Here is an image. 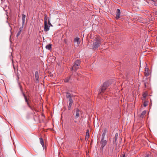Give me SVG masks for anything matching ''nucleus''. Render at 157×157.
I'll list each match as a JSON object with an SVG mask.
<instances>
[{
    "instance_id": "4",
    "label": "nucleus",
    "mask_w": 157,
    "mask_h": 157,
    "mask_svg": "<svg viewBox=\"0 0 157 157\" xmlns=\"http://www.w3.org/2000/svg\"><path fill=\"white\" fill-rule=\"evenodd\" d=\"M107 144V141L104 140V139H101L100 141V144L101 145L100 149L103 151L104 149V147Z\"/></svg>"
},
{
    "instance_id": "21",
    "label": "nucleus",
    "mask_w": 157,
    "mask_h": 157,
    "mask_svg": "<svg viewBox=\"0 0 157 157\" xmlns=\"http://www.w3.org/2000/svg\"><path fill=\"white\" fill-rule=\"evenodd\" d=\"M71 77L70 76L69 77H68L64 79V82H69L70 79Z\"/></svg>"
},
{
    "instance_id": "22",
    "label": "nucleus",
    "mask_w": 157,
    "mask_h": 157,
    "mask_svg": "<svg viewBox=\"0 0 157 157\" xmlns=\"http://www.w3.org/2000/svg\"><path fill=\"white\" fill-rule=\"evenodd\" d=\"M44 16H45V17H44V23H45V22L47 23V20L48 19L47 16V15L45 14L44 15Z\"/></svg>"
},
{
    "instance_id": "30",
    "label": "nucleus",
    "mask_w": 157,
    "mask_h": 157,
    "mask_svg": "<svg viewBox=\"0 0 157 157\" xmlns=\"http://www.w3.org/2000/svg\"><path fill=\"white\" fill-rule=\"evenodd\" d=\"M145 157H150V155H147Z\"/></svg>"
},
{
    "instance_id": "1",
    "label": "nucleus",
    "mask_w": 157,
    "mask_h": 157,
    "mask_svg": "<svg viewBox=\"0 0 157 157\" xmlns=\"http://www.w3.org/2000/svg\"><path fill=\"white\" fill-rule=\"evenodd\" d=\"M95 41L93 43L92 48L95 50L98 48L101 44V40L98 38H96L95 39Z\"/></svg>"
},
{
    "instance_id": "12",
    "label": "nucleus",
    "mask_w": 157,
    "mask_h": 157,
    "mask_svg": "<svg viewBox=\"0 0 157 157\" xmlns=\"http://www.w3.org/2000/svg\"><path fill=\"white\" fill-rule=\"evenodd\" d=\"M79 38L78 37H76L74 39V44H77V45L78 44H80V42L79 41Z\"/></svg>"
},
{
    "instance_id": "11",
    "label": "nucleus",
    "mask_w": 157,
    "mask_h": 157,
    "mask_svg": "<svg viewBox=\"0 0 157 157\" xmlns=\"http://www.w3.org/2000/svg\"><path fill=\"white\" fill-rule=\"evenodd\" d=\"M75 117L76 118H77L79 117V112H80V111L79 109L78 108H76L75 109Z\"/></svg>"
},
{
    "instance_id": "31",
    "label": "nucleus",
    "mask_w": 157,
    "mask_h": 157,
    "mask_svg": "<svg viewBox=\"0 0 157 157\" xmlns=\"http://www.w3.org/2000/svg\"><path fill=\"white\" fill-rule=\"evenodd\" d=\"M50 76H52V75H51V74H50Z\"/></svg>"
},
{
    "instance_id": "9",
    "label": "nucleus",
    "mask_w": 157,
    "mask_h": 157,
    "mask_svg": "<svg viewBox=\"0 0 157 157\" xmlns=\"http://www.w3.org/2000/svg\"><path fill=\"white\" fill-rule=\"evenodd\" d=\"M120 10L118 9H117V14L116 17V18L117 19H118L120 18Z\"/></svg>"
},
{
    "instance_id": "8",
    "label": "nucleus",
    "mask_w": 157,
    "mask_h": 157,
    "mask_svg": "<svg viewBox=\"0 0 157 157\" xmlns=\"http://www.w3.org/2000/svg\"><path fill=\"white\" fill-rule=\"evenodd\" d=\"M35 78L37 82H39V78L38 72V71H36L35 72Z\"/></svg>"
},
{
    "instance_id": "17",
    "label": "nucleus",
    "mask_w": 157,
    "mask_h": 157,
    "mask_svg": "<svg viewBox=\"0 0 157 157\" xmlns=\"http://www.w3.org/2000/svg\"><path fill=\"white\" fill-rule=\"evenodd\" d=\"M146 110L143 111L141 113V115H140V117L142 118L146 114Z\"/></svg>"
},
{
    "instance_id": "23",
    "label": "nucleus",
    "mask_w": 157,
    "mask_h": 157,
    "mask_svg": "<svg viewBox=\"0 0 157 157\" xmlns=\"http://www.w3.org/2000/svg\"><path fill=\"white\" fill-rule=\"evenodd\" d=\"M148 105L147 102L146 101H145L144 102L143 104L144 106L145 107H146Z\"/></svg>"
},
{
    "instance_id": "32",
    "label": "nucleus",
    "mask_w": 157,
    "mask_h": 157,
    "mask_svg": "<svg viewBox=\"0 0 157 157\" xmlns=\"http://www.w3.org/2000/svg\"><path fill=\"white\" fill-rule=\"evenodd\" d=\"M50 76H52V75H51V74H50Z\"/></svg>"
},
{
    "instance_id": "18",
    "label": "nucleus",
    "mask_w": 157,
    "mask_h": 157,
    "mask_svg": "<svg viewBox=\"0 0 157 157\" xmlns=\"http://www.w3.org/2000/svg\"><path fill=\"white\" fill-rule=\"evenodd\" d=\"M46 48L49 50H51L52 49V44H49L46 46Z\"/></svg>"
},
{
    "instance_id": "27",
    "label": "nucleus",
    "mask_w": 157,
    "mask_h": 157,
    "mask_svg": "<svg viewBox=\"0 0 157 157\" xmlns=\"http://www.w3.org/2000/svg\"><path fill=\"white\" fill-rule=\"evenodd\" d=\"M23 29V27H20L19 29V31L21 32Z\"/></svg>"
},
{
    "instance_id": "25",
    "label": "nucleus",
    "mask_w": 157,
    "mask_h": 157,
    "mask_svg": "<svg viewBox=\"0 0 157 157\" xmlns=\"http://www.w3.org/2000/svg\"><path fill=\"white\" fill-rule=\"evenodd\" d=\"M21 31H19L18 32L17 35H16V36L17 37H18L19 35H20L21 34Z\"/></svg>"
},
{
    "instance_id": "28",
    "label": "nucleus",
    "mask_w": 157,
    "mask_h": 157,
    "mask_svg": "<svg viewBox=\"0 0 157 157\" xmlns=\"http://www.w3.org/2000/svg\"><path fill=\"white\" fill-rule=\"evenodd\" d=\"M147 83H146V82L144 83V86L145 88L147 87Z\"/></svg>"
},
{
    "instance_id": "20",
    "label": "nucleus",
    "mask_w": 157,
    "mask_h": 157,
    "mask_svg": "<svg viewBox=\"0 0 157 157\" xmlns=\"http://www.w3.org/2000/svg\"><path fill=\"white\" fill-rule=\"evenodd\" d=\"M25 15L24 14H22V20L23 23H24L25 21Z\"/></svg>"
},
{
    "instance_id": "7",
    "label": "nucleus",
    "mask_w": 157,
    "mask_h": 157,
    "mask_svg": "<svg viewBox=\"0 0 157 157\" xmlns=\"http://www.w3.org/2000/svg\"><path fill=\"white\" fill-rule=\"evenodd\" d=\"M50 26L47 25V23H44V30L45 32H47L49 30Z\"/></svg>"
},
{
    "instance_id": "19",
    "label": "nucleus",
    "mask_w": 157,
    "mask_h": 157,
    "mask_svg": "<svg viewBox=\"0 0 157 157\" xmlns=\"http://www.w3.org/2000/svg\"><path fill=\"white\" fill-rule=\"evenodd\" d=\"M73 102H69V105H68V109L69 110H71V106H72V105L73 103Z\"/></svg>"
},
{
    "instance_id": "26",
    "label": "nucleus",
    "mask_w": 157,
    "mask_h": 157,
    "mask_svg": "<svg viewBox=\"0 0 157 157\" xmlns=\"http://www.w3.org/2000/svg\"><path fill=\"white\" fill-rule=\"evenodd\" d=\"M48 24L49 25H50V26H52V25L51 24V23H50V22L49 21V20H48Z\"/></svg>"
},
{
    "instance_id": "24",
    "label": "nucleus",
    "mask_w": 157,
    "mask_h": 157,
    "mask_svg": "<svg viewBox=\"0 0 157 157\" xmlns=\"http://www.w3.org/2000/svg\"><path fill=\"white\" fill-rule=\"evenodd\" d=\"M121 157H126L125 156V153L124 152L122 154H121Z\"/></svg>"
},
{
    "instance_id": "2",
    "label": "nucleus",
    "mask_w": 157,
    "mask_h": 157,
    "mask_svg": "<svg viewBox=\"0 0 157 157\" xmlns=\"http://www.w3.org/2000/svg\"><path fill=\"white\" fill-rule=\"evenodd\" d=\"M108 86V82H104L101 86L100 87V89L99 91V94H100L101 93H104Z\"/></svg>"
},
{
    "instance_id": "14",
    "label": "nucleus",
    "mask_w": 157,
    "mask_h": 157,
    "mask_svg": "<svg viewBox=\"0 0 157 157\" xmlns=\"http://www.w3.org/2000/svg\"><path fill=\"white\" fill-rule=\"evenodd\" d=\"M39 139H40V143L42 145V146L43 147V149H44V142L43 139L41 137Z\"/></svg>"
},
{
    "instance_id": "3",
    "label": "nucleus",
    "mask_w": 157,
    "mask_h": 157,
    "mask_svg": "<svg viewBox=\"0 0 157 157\" xmlns=\"http://www.w3.org/2000/svg\"><path fill=\"white\" fill-rule=\"evenodd\" d=\"M80 62L79 60L77 59L74 63V64L71 68V71H76L78 68Z\"/></svg>"
},
{
    "instance_id": "10",
    "label": "nucleus",
    "mask_w": 157,
    "mask_h": 157,
    "mask_svg": "<svg viewBox=\"0 0 157 157\" xmlns=\"http://www.w3.org/2000/svg\"><path fill=\"white\" fill-rule=\"evenodd\" d=\"M118 134L117 133H116L115 135V136L113 140V143L114 144H115L116 145L117 144V140L118 138Z\"/></svg>"
},
{
    "instance_id": "5",
    "label": "nucleus",
    "mask_w": 157,
    "mask_h": 157,
    "mask_svg": "<svg viewBox=\"0 0 157 157\" xmlns=\"http://www.w3.org/2000/svg\"><path fill=\"white\" fill-rule=\"evenodd\" d=\"M24 97V98L25 99V101L27 103L28 106L32 110H33L34 108H32L29 104V101H28V100L27 99L26 96L25 95V94L24 93H22Z\"/></svg>"
},
{
    "instance_id": "29",
    "label": "nucleus",
    "mask_w": 157,
    "mask_h": 157,
    "mask_svg": "<svg viewBox=\"0 0 157 157\" xmlns=\"http://www.w3.org/2000/svg\"><path fill=\"white\" fill-rule=\"evenodd\" d=\"M146 96V94H144L143 95V96L144 98H145Z\"/></svg>"
},
{
    "instance_id": "15",
    "label": "nucleus",
    "mask_w": 157,
    "mask_h": 157,
    "mask_svg": "<svg viewBox=\"0 0 157 157\" xmlns=\"http://www.w3.org/2000/svg\"><path fill=\"white\" fill-rule=\"evenodd\" d=\"M106 132H107V130L106 129H105L104 130L102 134V136H101V139H104L105 136L106 134Z\"/></svg>"
},
{
    "instance_id": "6",
    "label": "nucleus",
    "mask_w": 157,
    "mask_h": 157,
    "mask_svg": "<svg viewBox=\"0 0 157 157\" xmlns=\"http://www.w3.org/2000/svg\"><path fill=\"white\" fill-rule=\"evenodd\" d=\"M66 97L67 98H68L69 99V102H73V100L72 98V96L71 94L69 93H66Z\"/></svg>"
},
{
    "instance_id": "16",
    "label": "nucleus",
    "mask_w": 157,
    "mask_h": 157,
    "mask_svg": "<svg viewBox=\"0 0 157 157\" xmlns=\"http://www.w3.org/2000/svg\"><path fill=\"white\" fill-rule=\"evenodd\" d=\"M89 130L87 129L86 130V135L85 136V139H88L89 137Z\"/></svg>"
},
{
    "instance_id": "13",
    "label": "nucleus",
    "mask_w": 157,
    "mask_h": 157,
    "mask_svg": "<svg viewBox=\"0 0 157 157\" xmlns=\"http://www.w3.org/2000/svg\"><path fill=\"white\" fill-rule=\"evenodd\" d=\"M145 72H144V74L147 77L149 76V73L148 71V69L147 68H145Z\"/></svg>"
}]
</instances>
